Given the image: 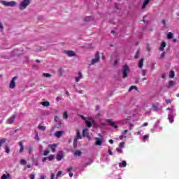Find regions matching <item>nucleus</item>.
Wrapping results in <instances>:
<instances>
[{
  "mask_svg": "<svg viewBox=\"0 0 179 179\" xmlns=\"http://www.w3.org/2000/svg\"><path fill=\"white\" fill-rule=\"evenodd\" d=\"M30 5V0H23L19 6V9L20 10H24L26 8H27V6Z\"/></svg>",
  "mask_w": 179,
  "mask_h": 179,
  "instance_id": "nucleus-1",
  "label": "nucleus"
},
{
  "mask_svg": "<svg viewBox=\"0 0 179 179\" xmlns=\"http://www.w3.org/2000/svg\"><path fill=\"white\" fill-rule=\"evenodd\" d=\"M122 78L123 79H125V78H128V72H129V66L128 65H124L122 67Z\"/></svg>",
  "mask_w": 179,
  "mask_h": 179,
  "instance_id": "nucleus-2",
  "label": "nucleus"
},
{
  "mask_svg": "<svg viewBox=\"0 0 179 179\" xmlns=\"http://www.w3.org/2000/svg\"><path fill=\"white\" fill-rule=\"evenodd\" d=\"M1 3L4 6H10L11 8H13V6H16V2L13 1L8 2L5 0H1Z\"/></svg>",
  "mask_w": 179,
  "mask_h": 179,
  "instance_id": "nucleus-3",
  "label": "nucleus"
},
{
  "mask_svg": "<svg viewBox=\"0 0 179 179\" xmlns=\"http://www.w3.org/2000/svg\"><path fill=\"white\" fill-rule=\"evenodd\" d=\"M99 61H100V52H96L95 54V58L91 60L90 65H94L95 64H97Z\"/></svg>",
  "mask_w": 179,
  "mask_h": 179,
  "instance_id": "nucleus-4",
  "label": "nucleus"
},
{
  "mask_svg": "<svg viewBox=\"0 0 179 179\" xmlns=\"http://www.w3.org/2000/svg\"><path fill=\"white\" fill-rule=\"evenodd\" d=\"M16 79H17V77L15 76L11 80V81L9 84L10 89H15V87H16V83L15 82L16 80Z\"/></svg>",
  "mask_w": 179,
  "mask_h": 179,
  "instance_id": "nucleus-5",
  "label": "nucleus"
},
{
  "mask_svg": "<svg viewBox=\"0 0 179 179\" xmlns=\"http://www.w3.org/2000/svg\"><path fill=\"white\" fill-rule=\"evenodd\" d=\"M95 141H95L96 146H101V145H103V139L99 137H96Z\"/></svg>",
  "mask_w": 179,
  "mask_h": 179,
  "instance_id": "nucleus-6",
  "label": "nucleus"
},
{
  "mask_svg": "<svg viewBox=\"0 0 179 179\" xmlns=\"http://www.w3.org/2000/svg\"><path fill=\"white\" fill-rule=\"evenodd\" d=\"M64 159V152L59 151L57 156V162H61V159Z\"/></svg>",
  "mask_w": 179,
  "mask_h": 179,
  "instance_id": "nucleus-7",
  "label": "nucleus"
},
{
  "mask_svg": "<svg viewBox=\"0 0 179 179\" xmlns=\"http://www.w3.org/2000/svg\"><path fill=\"white\" fill-rule=\"evenodd\" d=\"M57 146H58L57 144H50L48 145V148L50 150H51V151L52 152V153H55V151L57 149Z\"/></svg>",
  "mask_w": 179,
  "mask_h": 179,
  "instance_id": "nucleus-8",
  "label": "nucleus"
},
{
  "mask_svg": "<svg viewBox=\"0 0 179 179\" xmlns=\"http://www.w3.org/2000/svg\"><path fill=\"white\" fill-rule=\"evenodd\" d=\"M106 122H108L110 124V126L113 127L115 129H117V128H118V126H117V124H115V123L114 122H113V120H111L110 119L106 120Z\"/></svg>",
  "mask_w": 179,
  "mask_h": 179,
  "instance_id": "nucleus-9",
  "label": "nucleus"
},
{
  "mask_svg": "<svg viewBox=\"0 0 179 179\" xmlns=\"http://www.w3.org/2000/svg\"><path fill=\"white\" fill-rule=\"evenodd\" d=\"M15 118H16V115H13L12 117H10L7 120V124H13V122H15Z\"/></svg>",
  "mask_w": 179,
  "mask_h": 179,
  "instance_id": "nucleus-10",
  "label": "nucleus"
},
{
  "mask_svg": "<svg viewBox=\"0 0 179 179\" xmlns=\"http://www.w3.org/2000/svg\"><path fill=\"white\" fill-rule=\"evenodd\" d=\"M174 85H176V81L170 80L167 84H166V87L168 89H171V87H174Z\"/></svg>",
  "mask_w": 179,
  "mask_h": 179,
  "instance_id": "nucleus-11",
  "label": "nucleus"
},
{
  "mask_svg": "<svg viewBox=\"0 0 179 179\" xmlns=\"http://www.w3.org/2000/svg\"><path fill=\"white\" fill-rule=\"evenodd\" d=\"M76 141H79V139H82V135L80 134V131L79 129H76Z\"/></svg>",
  "mask_w": 179,
  "mask_h": 179,
  "instance_id": "nucleus-12",
  "label": "nucleus"
},
{
  "mask_svg": "<svg viewBox=\"0 0 179 179\" xmlns=\"http://www.w3.org/2000/svg\"><path fill=\"white\" fill-rule=\"evenodd\" d=\"M65 54H66L68 57H75L76 55L75 52L73 50L65 51Z\"/></svg>",
  "mask_w": 179,
  "mask_h": 179,
  "instance_id": "nucleus-13",
  "label": "nucleus"
},
{
  "mask_svg": "<svg viewBox=\"0 0 179 179\" xmlns=\"http://www.w3.org/2000/svg\"><path fill=\"white\" fill-rule=\"evenodd\" d=\"M62 135H64V131H58L55 133V136H56V138H61Z\"/></svg>",
  "mask_w": 179,
  "mask_h": 179,
  "instance_id": "nucleus-14",
  "label": "nucleus"
},
{
  "mask_svg": "<svg viewBox=\"0 0 179 179\" xmlns=\"http://www.w3.org/2000/svg\"><path fill=\"white\" fill-rule=\"evenodd\" d=\"M19 146H20V153H23V150H24V145H23V141H20L18 143Z\"/></svg>",
  "mask_w": 179,
  "mask_h": 179,
  "instance_id": "nucleus-15",
  "label": "nucleus"
},
{
  "mask_svg": "<svg viewBox=\"0 0 179 179\" xmlns=\"http://www.w3.org/2000/svg\"><path fill=\"white\" fill-rule=\"evenodd\" d=\"M83 78V76L82 75V72H78V76L76 77V82H80V80Z\"/></svg>",
  "mask_w": 179,
  "mask_h": 179,
  "instance_id": "nucleus-16",
  "label": "nucleus"
},
{
  "mask_svg": "<svg viewBox=\"0 0 179 179\" xmlns=\"http://www.w3.org/2000/svg\"><path fill=\"white\" fill-rule=\"evenodd\" d=\"M1 179H12L10 173L3 174Z\"/></svg>",
  "mask_w": 179,
  "mask_h": 179,
  "instance_id": "nucleus-17",
  "label": "nucleus"
},
{
  "mask_svg": "<svg viewBox=\"0 0 179 179\" xmlns=\"http://www.w3.org/2000/svg\"><path fill=\"white\" fill-rule=\"evenodd\" d=\"M143 61H145V59L141 58L138 62V68L140 69H142L143 68Z\"/></svg>",
  "mask_w": 179,
  "mask_h": 179,
  "instance_id": "nucleus-18",
  "label": "nucleus"
},
{
  "mask_svg": "<svg viewBox=\"0 0 179 179\" xmlns=\"http://www.w3.org/2000/svg\"><path fill=\"white\" fill-rule=\"evenodd\" d=\"M149 2H150V0H145L142 6V9H145V8H146V6L149 4Z\"/></svg>",
  "mask_w": 179,
  "mask_h": 179,
  "instance_id": "nucleus-19",
  "label": "nucleus"
},
{
  "mask_svg": "<svg viewBox=\"0 0 179 179\" xmlns=\"http://www.w3.org/2000/svg\"><path fill=\"white\" fill-rule=\"evenodd\" d=\"M169 120L171 124H173V122H174V115H173V114H170L169 115Z\"/></svg>",
  "mask_w": 179,
  "mask_h": 179,
  "instance_id": "nucleus-20",
  "label": "nucleus"
},
{
  "mask_svg": "<svg viewBox=\"0 0 179 179\" xmlns=\"http://www.w3.org/2000/svg\"><path fill=\"white\" fill-rule=\"evenodd\" d=\"M119 167H120V168L127 167V162L122 161V162H120L119 164Z\"/></svg>",
  "mask_w": 179,
  "mask_h": 179,
  "instance_id": "nucleus-21",
  "label": "nucleus"
},
{
  "mask_svg": "<svg viewBox=\"0 0 179 179\" xmlns=\"http://www.w3.org/2000/svg\"><path fill=\"white\" fill-rule=\"evenodd\" d=\"M83 136H89V131L87 129H83Z\"/></svg>",
  "mask_w": 179,
  "mask_h": 179,
  "instance_id": "nucleus-22",
  "label": "nucleus"
},
{
  "mask_svg": "<svg viewBox=\"0 0 179 179\" xmlns=\"http://www.w3.org/2000/svg\"><path fill=\"white\" fill-rule=\"evenodd\" d=\"M82 151L80 150H76L75 152H74V156H78V157H80L82 156Z\"/></svg>",
  "mask_w": 179,
  "mask_h": 179,
  "instance_id": "nucleus-23",
  "label": "nucleus"
},
{
  "mask_svg": "<svg viewBox=\"0 0 179 179\" xmlns=\"http://www.w3.org/2000/svg\"><path fill=\"white\" fill-rule=\"evenodd\" d=\"M85 124H86V126L88 127V128H92V122L89 121V120H86L85 121Z\"/></svg>",
  "mask_w": 179,
  "mask_h": 179,
  "instance_id": "nucleus-24",
  "label": "nucleus"
},
{
  "mask_svg": "<svg viewBox=\"0 0 179 179\" xmlns=\"http://www.w3.org/2000/svg\"><path fill=\"white\" fill-rule=\"evenodd\" d=\"M55 156L54 155H51L49 157H48V159L49 160V162H52V160H54Z\"/></svg>",
  "mask_w": 179,
  "mask_h": 179,
  "instance_id": "nucleus-25",
  "label": "nucleus"
},
{
  "mask_svg": "<svg viewBox=\"0 0 179 179\" xmlns=\"http://www.w3.org/2000/svg\"><path fill=\"white\" fill-rule=\"evenodd\" d=\"M134 89H136V90H138V87L135 85H131L129 88V92H132V90H134Z\"/></svg>",
  "mask_w": 179,
  "mask_h": 179,
  "instance_id": "nucleus-26",
  "label": "nucleus"
},
{
  "mask_svg": "<svg viewBox=\"0 0 179 179\" xmlns=\"http://www.w3.org/2000/svg\"><path fill=\"white\" fill-rule=\"evenodd\" d=\"M41 104L44 107H48V106H50V102L49 101H44V102H42Z\"/></svg>",
  "mask_w": 179,
  "mask_h": 179,
  "instance_id": "nucleus-27",
  "label": "nucleus"
},
{
  "mask_svg": "<svg viewBox=\"0 0 179 179\" xmlns=\"http://www.w3.org/2000/svg\"><path fill=\"white\" fill-rule=\"evenodd\" d=\"M166 38H167L168 39H171V38H173V33L169 32V33L167 34Z\"/></svg>",
  "mask_w": 179,
  "mask_h": 179,
  "instance_id": "nucleus-28",
  "label": "nucleus"
},
{
  "mask_svg": "<svg viewBox=\"0 0 179 179\" xmlns=\"http://www.w3.org/2000/svg\"><path fill=\"white\" fill-rule=\"evenodd\" d=\"M20 164H21V166H25V164H27V162L24 159H22L20 162Z\"/></svg>",
  "mask_w": 179,
  "mask_h": 179,
  "instance_id": "nucleus-29",
  "label": "nucleus"
},
{
  "mask_svg": "<svg viewBox=\"0 0 179 179\" xmlns=\"http://www.w3.org/2000/svg\"><path fill=\"white\" fill-rule=\"evenodd\" d=\"M38 129H40V131H45V126L38 125Z\"/></svg>",
  "mask_w": 179,
  "mask_h": 179,
  "instance_id": "nucleus-30",
  "label": "nucleus"
},
{
  "mask_svg": "<svg viewBox=\"0 0 179 179\" xmlns=\"http://www.w3.org/2000/svg\"><path fill=\"white\" fill-rule=\"evenodd\" d=\"M174 76H175L174 71H170V73H169V78H170L171 79H173V78H174Z\"/></svg>",
  "mask_w": 179,
  "mask_h": 179,
  "instance_id": "nucleus-31",
  "label": "nucleus"
},
{
  "mask_svg": "<svg viewBox=\"0 0 179 179\" xmlns=\"http://www.w3.org/2000/svg\"><path fill=\"white\" fill-rule=\"evenodd\" d=\"M63 118L64 120H68V112L65 111L64 113H63Z\"/></svg>",
  "mask_w": 179,
  "mask_h": 179,
  "instance_id": "nucleus-32",
  "label": "nucleus"
},
{
  "mask_svg": "<svg viewBox=\"0 0 179 179\" xmlns=\"http://www.w3.org/2000/svg\"><path fill=\"white\" fill-rule=\"evenodd\" d=\"M160 108L158 106H152V110L153 111H159Z\"/></svg>",
  "mask_w": 179,
  "mask_h": 179,
  "instance_id": "nucleus-33",
  "label": "nucleus"
},
{
  "mask_svg": "<svg viewBox=\"0 0 179 179\" xmlns=\"http://www.w3.org/2000/svg\"><path fill=\"white\" fill-rule=\"evenodd\" d=\"M73 148H74V149H76V148H78V140L74 139Z\"/></svg>",
  "mask_w": 179,
  "mask_h": 179,
  "instance_id": "nucleus-34",
  "label": "nucleus"
},
{
  "mask_svg": "<svg viewBox=\"0 0 179 179\" xmlns=\"http://www.w3.org/2000/svg\"><path fill=\"white\" fill-rule=\"evenodd\" d=\"M49 153H50V150H45L43 155V156H48L49 155Z\"/></svg>",
  "mask_w": 179,
  "mask_h": 179,
  "instance_id": "nucleus-35",
  "label": "nucleus"
},
{
  "mask_svg": "<svg viewBox=\"0 0 179 179\" xmlns=\"http://www.w3.org/2000/svg\"><path fill=\"white\" fill-rule=\"evenodd\" d=\"M43 76H45V78H51L52 76L48 73H43Z\"/></svg>",
  "mask_w": 179,
  "mask_h": 179,
  "instance_id": "nucleus-36",
  "label": "nucleus"
},
{
  "mask_svg": "<svg viewBox=\"0 0 179 179\" xmlns=\"http://www.w3.org/2000/svg\"><path fill=\"white\" fill-rule=\"evenodd\" d=\"M90 20H92V17H86L85 18V22H90Z\"/></svg>",
  "mask_w": 179,
  "mask_h": 179,
  "instance_id": "nucleus-37",
  "label": "nucleus"
},
{
  "mask_svg": "<svg viewBox=\"0 0 179 179\" xmlns=\"http://www.w3.org/2000/svg\"><path fill=\"white\" fill-rule=\"evenodd\" d=\"M119 146H120V148H124V146H125V143H124V142H121L120 143V145H119Z\"/></svg>",
  "mask_w": 179,
  "mask_h": 179,
  "instance_id": "nucleus-38",
  "label": "nucleus"
},
{
  "mask_svg": "<svg viewBox=\"0 0 179 179\" xmlns=\"http://www.w3.org/2000/svg\"><path fill=\"white\" fill-rule=\"evenodd\" d=\"M73 169V168L72 166H69V167L66 169L67 173H70L71 171H72Z\"/></svg>",
  "mask_w": 179,
  "mask_h": 179,
  "instance_id": "nucleus-39",
  "label": "nucleus"
},
{
  "mask_svg": "<svg viewBox=\"0 0 179 179\" xmlns=\"http://www.w3.org/2000/svg\"><path fill=\"white\" fill-rule=\"evenodd\" d=\"M134 58H136V59H138V58H139V50L137 51L136 55L134 56Z\"/></svg>",
  "mask_w": 179,
  "mask_h": 179,
  "instance_id": "nucleus-40",
  "label": "nucleus"
},
{
  "mask_svg": "<svg viewBox=\"0 0 179 179\" xmlns=\"http://www.w3.org/2000/svg\"><path fill=\"white\" fill-rule=\"evenodd\" d=\"M10 149L9 148V147L6 146V153H10Z\"/></svg>",
  "mask_w": 179,
  "mask_h": 179,
  "instance_id": "nucleus-41",
  "label": "nucleus"
},
{
  "mask_svg": "<svg viewBox=\"0 0 179 179\" xmlns=\"http://www.w3.org/2000/svg\"><path fill=\"white\" fill-rule=\"evenodd\" d=\"M165 102L166 104H171V99H165Z\"/></svg>",
  "mask_w": 179,
  "mask_h": 179,
  "instance_id": "nucleus-42",
  "label": "nucleus"
},
{
  "mask_svg": "<svg viewBox=\"0 0 179 179\" xmlns=\"http://www.w3.org/2000/svg\"><path fill=\"white\" fill-rule=\"evenodd\" d=\"M29 178L30 179H34V178H36V176L34 174H30L29 175Z\"/></svg>",
  "mask_w": 179,
  "mask_h": 179,
  "instance_id": "nucleus-43",
  "label": "nucleus"
},
{
  "mask_svg": "<svg viewBox=\"0 0 179 179\" xmlns=\"http://www.w3.org/2000/svg\"><path fill=\"white\" fill-rule=\"evenodd\" d=\"M36 133V134L35 138L36 139V141H40V138H38V133L37 131Z\"/></svg>",
  "mask_w": 179,
  "mask_h": 179,
  "instance_id": "nucleus-44",
  "label": "nucleus"
},
{
  "mask_svg": "<svg viewBox=\"0 0 179 179\" xmlns=\"http://www.w3.org/2000/svg\"><path fill=\"white\" fill-rule=\"evenodd\" d=\"M117 152H118V153H123L122 150L121 148H116Z\"/></svg>",
  "mask_w": 179,
  "mask_h": 179,
  "instance_id": "nucleus-45",
  "label": "nucleus"
},
{
  "mask_svg": "<svg viewBox=\"0 0 179 179\" xmlns=\"http://www.w3.org/2000/svg\"><path fill=\"white\" fill-rule=\"evenodd\" d=\"M124 138H127V136H124V134H122V135L120 136L119 139H120V141H122V139Z\"/></svg>",
  "mask_w": 179,
  "mask_h": 179,
  "instance_id": "nucleus-46",
  "label": "nucleus"
},
{
  "mask_svg": "<svg viewBox=\"0 0 179 179\" xmlns=\"http://www.w3.org/2000/svg\"><path fill=\"white\" fill-rule=\"evenodd\" d=\"M46 160H48V157H43V158L42 159L43 163L45 162Z\"/></svg>",
  "mask_w": 179,
  "mask_h": 179,
  "instance_id": "nucleus-47",
  "label": "nucleus"
},
{
  "mask_svg": "<svg viewBox=\"0 0 179 179\" xmlns=\"http://www.w3.org/2000/svg\"><path fill=\"white\" fill-rule=\"evenodd\" d=\"M161 47L164 48V47H166V42H162L161 44Z\"/></svg>",
  "mask_w": 179,
  "mask_h": 179,
  "instance_id": "nucleus-48",
  "label": "nucleus"
},
{
  "mask_svg": "<svg viewBox=\"0 0 179 179\" xmlns=\"http://www.w3.org/2000/svg\"><path fill=\"white\" fill-rule=\"evenodd\" d=\"M148 71H146V70H143V71H142V75H143V76H145V75H146V73H147Z\"/></svg>",
  "mask_w": 179,
  "mask_h": 179,
  "instance_id": "nucleus-49",
  "label": "nucleus"
},
{
  "mask_svg": "<svg viewBox=\"0 0 179 179\" xmlns=\"http://www.w3.org/2000/svg\"><path fill=\"white\" fill-rule=\"evenodd\" d=\"M162 23L163 24L164 26H166V24H167L165 20H162Z\"/></svg>",
  "mask_w": 179,
  "mask_h": 179,
  "instance_id": "nucleus-50",
  "label": "nucleus"
},
{
  "mask_svg": "<svg viewBox=\"0 0 179 179\" xmlns=\"http://www.w3.org/2000/svg\"><path fill=\"white\" fill-rule=\"evenodd\" d=\"M46 176H45V175H41V178H39V179H45L46 178Z\"/></svg>",
  "mask_w": 179,
  "mask_h": 179,
  "instance_id": "nucleus-51",
  "label": "nucleus"
},
{
  "mask_svg": "<svg viewBox=\"0 0 179 179\" xmlns=\"http://www.w3.org/2000/svg\"><path fill=\"white\" fill-rule=\"evenodd\" d=\"M0 29L1 30H3V24H2V22H0Z\"/></svg>",
  "mask_w": 179,
  "mask_h": 179,
  "instance_id": "nucleus-52",
  "label": "nucleus"
},
{
  "mask_svg": "<svg viewBox=\"0 0 179 179\" xmlns=\"http://www.w3.org/2000/svg\"><path fill=\"white\" fill-rule=\"evenodd\" d=\"M61 174H62V171H59L57 172V177H59V176H61Z\"/></svg>",
  "mask_w": 179,
  "mask_h": 179,
  "instance_id": "nucleus-53",
  "label": "nucleus"
},
{
  "mask_svg": "<svg viewBox=\"0 0 179 179\" xmlns=\"http://www.w3.org/2000/svg\"><path fill=\"white\" fill-rule=\"evenodd\" d=\"M118 65V60H115L114 62V66H117Z\"/></svg>",
  "mask_w": 179,
  "mask_h": 179,
  "instance_id": "nucleus-54",
  "label": "nucleus"
},
{
  "mask_svg": "<svg viewBox=\"0 0 179 179\" xmlns=\"http://www.w3.org/2000/svg\"><path fill=\"white\" fill-rule=\"evenodd\" d=\"M108 152L110 156H113V151H111V150H108Z\"/></svg>",
  "mask_w": 179,
  "mask_h": 179,
  "instance_id": "nucleus-55",
  "label": "nucleus"
},
{
  "mask_svg": "<svg viewBox=\"0 0 179 179\" xmlns=\"http://www.w3.org/2000/svg\"><path fill=\"white\" fill-rule=\"evenodd\" d=\"M127 134H128V130H124V131L122 132V135H127Z\"/></svg>",
  "mask_w": 179,
  "mask_h": 179,
  "instance_id": "nucleus-56",
  "label": "nucleus"
},
{
  "mask_svg": "<svg viewBox=\"0 0 179 179\" xmlns=\"http://www.w3.org/2000/svg\"><path fill=\"white\" fill-rule=\"evenodd\" d=\"M166 110H168L169 111H171L170 113L173 114V110L170 108H167Z\"/></svg>",
  "mask_w": 179,
  "mask_h": 179,
  "instance_id": "nucleus-57",
  "label": "nucleus"
},
{
  "mask_svg": "<svg viewBox=\"0 0 179 179\" xmlns=\"http://www.w3.org/2000/svg\"><path fill=\"white\" fill-rule=\"evenodd\" d=\"M147 138H149V136H148V135H144L143 137V139L144 141H145V139H146Z\"/></svg>",
  "mask_w": 179,
  "mask_h": 179,
  "instance_id": "nucleus-58",
  "label": "nucleus"
},
{
  "mask_svg": "<svg viewBox=\"0 0 179 179\" xmlns=\"http://www.w3.org/2000/svg\"><path fill=\"white\" fill-rule=\"evenodd\" d=\"M80 118H82V120H84V121H86V117H85V116L83 115H80Z\"/></svg>",
  "mask_w": 179,
  "mask_h": 179,
  "instance_id": "nucleus-59",
  "label": "nucleus"
},
{
  "mask_svg": "<svg viewBox=\"0 0 179 179\" xmlns=\"http://www.w3.org/2000/svg\"><path fill=\"white\" fill-rule=\"evenodd\" d=\"M147 50L150 51V46L149 45H147Z\"/></svg>",
  "mask_w": 179,
  "mask_h": 179,
  "instance_id": "nucleus-60",
  "label": "nucleus"
},
{
  "mask_svg": "<svg viewBox=\"0 0 179 179\" xmlns=\"http://www.w3.org/2000/svg\"><path fill=\"white\" fill-rule=\"evenodd\" d=\"M148 122H145L143 124L142 127H148Z\"/></svg>",
  "mask_w": 179,
  "mask_h": 179,
  "instance_id": "nucleus-61",
  "label": "nucleus"
},
{
  "mask_svg": "<svg viewBox=\"0 0 179 179\" xmlns=\"http://www.w3.org/2000/svg\"><path fill=\"white\" fill-rule=\"evenodd\" d=\"M159 51H164V48L160 46Z\"/></svg>",
  "mask_w": 179,
  "mask_h": 179,
  "instance_id": "nucleus-62",
  "label": "nucleus"
},
{
  "mask_svg": "<svg viewBox=\"0 0 179 179\" xmlns=\"http://www.w3.org/2000/svg\"><path fill=\"white\" fill-rule=\"evenodd\" d=\"M56 100H57V101H59L61 100V97L57 96V97L56 98Z\"/></svg>",
  "mask_w": 179,
  "mask_h": 179,
  "instance_id": "nucleus-63",
  "label": "nucleus"
},
{
  "mask_svg": "<svg viewBox=\"0 0 179 179\" xmlns=\"http://www.w3.org/2000/svg\"><path fill=\"white\" fill-rule=\"evenodd\" d=\"M55 176L52 173L51 175V178L50 179H55Z\"/></svg>",
  "mask_w": 179,
  "mask_h": 179,
  "instance_id": "nucleus-64",
  "label": "nucleus"
}]
</instances>
